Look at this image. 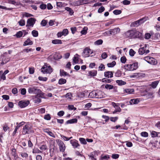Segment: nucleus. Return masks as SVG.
<instances>
[{"mask_svg": "<svg viewBox=\"0 0 160 160\" xmlns=\"http://www.w3.org/2000/svg\"><path fill=\"white\" fill-rule=\"evenodd\" d=\"M138 67V64L137 62L132 64H127L124 66L125 69L128 71H133L136 70Z\"/></svg>", "mask_w": 160, "mask_h": 160, "instance_id": "obj_1", "label": "nucleus"}, {"mask_svg": "<svg viewBox=\"0 0 160 160\" xmlns=\"http://www.w3.org/2000/svg\"><path fill=\"white\" fill-rule=\"evenodd\" d=\"M41 72L43 73H51L53 70V69L50 66H48L47 65H44L41 68Z\"/></svg>", "mask_w": 160, "mask_h": 160, "instance_id": "obj_2", "label": "nucleus"}, {"mask_svg": "<svg viewBox=\"0 0 160 160\" xmlns=\"http://www.w3.org/2000/svg\"><path fill=\"white\" fill-rule=\"evenodd\" d=\"M28 92L29 93L38 94L40 93L41 91L40 89H38L36 87H32L28 88Z\"/></svg>", "mask_w": 160, "mask_h": 160, "instance_id": "obj_3", "label": "nucleus"}, {"mask_svg": "<svg viewBox=\"0 0 160 160\" xmlns=\"http://www.w3.org/2000/svg\"><path fill=\"white\" fill-rule=\"evenodd\" d=\"M56 142L59 146L60 151L63 152L66 148L63 142L59 139L57 140Z\"/></svg>", "mask_w": 160, "mask_h": 160, "instance_id": "obj_4", "label": "nucleus"}, {"mask_svg": "<svg viewBox=\"0 0 160 160\" xmlns=\"http://www.w3.org/2000/svg\"><path fill=\"white\" fill-rule=\"evenodd\" d=\"M144 59L148 63L152 65H156L157 64V62L153 58L147 56L144 58Z\"/></svg>", "mask_w": 160, "mask_h": 160, "instance_id": "obj_5", "label": "nucleus"}, {"mask_svg": "<svg viewBox=\"0 0 160 160\" xmlns=\"http://www.w3.org/2000/svg\"><path fill=\"white\" fill-rule=\"evenodd\" d=\"M36 21V19L35 18H31L28 19L27 21V24L26 25V27H33Z\"/></svg>", "mask_w": 160, "mask_h": 160, "instance_id": "obj_6", "label": "nucleus"}, {"mask_svg": "<svg viewBox=\"0 0 160 160\" xmlns=\"http://www.w3.org/2000/svg\"><path fill=\"white\" fill-rule=\"evenodd\" d=\"M92 50L88 48H85L82 53V55L84 57L86 58L89 56L90 54H92Z\"/></svg>", "mask_w": 160, "mask_h": 160, "instance_id": "obj_7", "label": "nucleus"}, {"mask_svg": "<svg viewBox=\"0 0 160 160\" xmlns=\"http://www.w3.org/2000/svg\"><path fill=\"white\" fill-rule=\"evenodd\" d=\"M31 127V126L30 125H26L23 128L22 133L23 134L29 133L30 132Z\"/></svg>", "mask_w": 160, "mask_h": 160, "instance_id": "obj_8", "label": "nucleus"}, {"mask_svg": "<svg viewBox=\"0 0 160 160\" xmlns=\"http://www.w3.org/2000/svg\"><path fill=\"white\" fill-rule=\"evenodd\" d=\"M29 103V101L22 100L19 102L18 104L21 108H24L27 106Z\"/></svg>", "mask_w": 160, "mask_h": 160, "instance_id": "obj_9", "label": "nucleus"}, {"mask_svg": "<svg viewBox=\"0 0 160 160\" xmlns=\"http://www.w3.org/2000/svg\"><path fill=\"white\" fill-rule=\"evenodd\" d=\"M134 33V30H129L124 33V36L126 38H133Z\"/></svg>", "mask_w": 160, "mask_h": 160, "instance_id": "obj_10", "label": "nucleus"}, {"mask_svg": "<svg viewBox=\"0 0 160 160\" xmlns=\"http://www.w3.org/2000/svg\"><path fill=\"white\" fill-rule=\"evenodd\" d=\"M145 75L142 73L138 72L133 73L132 75L130 76L131 78H138L144 77Z\"/></svg>", "mask_w": 160, "mask_h": 160, "instance_id": "obj_11", "label": "nucleus"}, {"mask_svg": "<svg viewBox=\"0 0 160 160\" xmlns=\"http://www.w3.org/2000/svg\"><path fill=\"white\" fill-rule=\"evenodd\" d=\"M97 152L94 151L88 155L89 158L91 160H96V157L98 156Z\"/></svg>", "mask_w": 160, "mask_h": 160, "instance_id": "obj_12", "label": "nucleus"}, {"mask_svg": "<svg viewBox=\"0 0 160 160\" xmlns=\"http://www.w3.org/2000/svg\"><path fill=\"white\" fill-rule=\"evenodd\" d=\"M120 31V29L119 28H117L109 30V32L110 34L114 35L119 33Z\"/></svg>", "mask_w": 160, "mask_h": 160, "instance_id": "obj_13", "label": "nucleus"}, {"mask_svg": "<svg viewBox=\"0 0 160 160\" xmlns=\"http://www.w3.org/2000/svg\"><path fill=\"white\" fill-rule=\"evenodd\" d=\"M95 98H101L105 97L104 93L101 91H96Z\"/></svg>", "mask_w": 160, "mask_h": 160, "instance_id": "obj_14", "label": "nucleus"}, {"mask_svg": "<svg viewBox=\"0 0 160 160\" xmlns=\"http://www.w3.org/2000/svg\"><path fill=\"white\" fill-rule=\"evenodd\" d=\"M70 142L73 147L74 148H78L80 146L79 144L78 143V141L75 139L71 140Z\"/></svg>", "mask_w": 160, "mask_h": 160, "instance_id": "obj_15", "label": "nucleus"}, {"mask_svg": "<svg viewBox=\"0 0 160 160\" xmlns=\"http://www.w3.org/2000/svg\"><path fill=\"white\" fill-rule=\"evenodd\" d=\"M149 50H146L144 47H142L140 48L138 50V53L140 55H142L144 53L147 54L149 52Z\"/></svg>", "mask_w": 160, "mask_h": 160, "instance_id": "obj_16", "label": "nucleus"}, {"mask_svg": "<svg viewBox=\"0 0 160 160\" xmlns=\"http://www.w3.org/2000/svg\"><path fill=\"white\" fill-rule=\"evenodd\" d=\"M133 38H140L142 37V33L135 30H134Z\"/></svg>", "mask_w": 160, "mask_h": 160, "instance_id": "obj_17", "label": "nucleus"}, {"mask_svg": "<svg viewBox=\"0 0 160 160\" xmlns=\"http://www.w3.org/2000/svg\"><path fill=\"white\" fill-rule=\"evenodd\" d=\"M134 92V90L133 88H127L123 90L124 93L127 94H132Z\"/></svg>", "mask_w": 160, "mask_h": 160, "instance_id": "obj_18", "label": "nucleus"}, {"mask_svg": "<svg viewBox=\"0 0 160 160\" xmlns=\"http://www.w3.org/2000/svg\"><path fill=\"white\" fill-rule=\"evenodd\" d=\"M104 76L108 78H111L113 77V74L111 71L105 72L104 73Z\"/></svg>", "mask_w": 160, "mask_h": 160, "instance_id": "obj_19", "label": "nucleus"}, {"mask_svg": "<svg viewBox=\"0 0 160 160\" xmlns=\"http://www.w3.org/2000/svg\"><path fill=\"white\" fill-rule=\"evenodd\" d=\"M83 4V1L80 0L72 2V5L74 6H78Z\"/></svg>", "mask_w": 160, "mask_h": 160, "instance_id": "obj_20", "label": "nucleus"}, {"mask_svg": "<svg viewBox=\"0 0 160 160\" xmlns=\"http://www.w3.org/2000/svg\"><path fill=\"white\" fill-rule=\"evenodd\" d=\"M44 131L47 133L48 135H49L50 136L53 137V138H55V135L51 132L49 130V129L48 128H46L44 129L43 130Z\"/></svg>", "mask_w": 160, "mask_h": 160, "instance_id": "obj_21", "label": "nucleus"}, {"mask_svg": "<svg viewBox=\"0 0 160 160\" xmlns=\"http://www.w3.org/2000/svg\"><path fill=\"white\" fill-rule=\"evenodd\" d=\"M154 92H148L146 95L147 99L153 98L154 97Z\"/></svg>", "mask_w": 160, "mask_h": 160, "instance_id": "obj_22", "label": "nucleus"}, {"mask_svg": "<svg viewBox=\"0 0 160 160\" xmlns=\"http://www.w3.org/2000/svg\"><path fill=\"white\" fill-rule=\"evenodd\" d=\"M139 99L138 98H134L131 99L129 102L130 104H137L139 102Z\"/></svg>", "mask_w": 160, "mask_h": 160, "instance_id": "obj_23", "label": "nucleus"}, {"mask_svg": "<svg viewBox=\"0 0 160 160\" xmlns=\"http://www.w3.org/2000/svg\"><path fill=\"white\" fill-rule=\"evenodd\" d=\"M159 82L158 81H154L152 82L149 85V86L152 88H155L157 87Z\"/></svg>", "mask_w": 160, "mask_h": 160, "instance_id": "obj_24", "label": "nucleus"}, {"mask_svg": "<svg viewBox=\"0 0 160 160\" xmlns=\"http://www.w3.org/2000/svg\"><path fill=\"white\" fill-rule=\"evenodd\" d=\"M88 75L89 76H96L97 74V71L95 70H93L88 71Z\"/></svg>", "mask_w": 160, "mask_h": 160, "instance_id": "obj_25", "label": "nucleus"}, {"mask_svg": "<svg viewBox=\"0 0 160 160\" xmlns=\"http://www.w3.org/2000/svg\"><path fill=\"white\" fill-rule=\"evenodd\" d=\"M32 42L30 40L29 38H28L26 41H25L23 44L24 46L32 45Z\"/></svg>", "mask_w": 160, "mask_h": 160, "instance_id": "obj_26", "label": "nucleus"}, {"mask_svg": "<svg viewBox=\"0 0 160 160\" xmlns=\"http://www.w3.org/2000/svg\"><path fill=\"white\" fill-rule=\"evenodd\" d=\"M52 42L54 44H59L62 43V41L61 40L57 39L52 40Z\"/></svg>", "mask_w": 160, "mask_h": 160, "instance_id": "obj_27", "label": "nucleus"}, {"mask_svg": "<svg viewBox=\"0 0 160 160\" xmlns=\"http://www.w3.org/2000/svg\"><path fill=\"white\" fill-rule=\"evenodd\" d=\"M60 75L61 76H69V74L68 73L66 72H65L64 70L62 69L60 70Z\"/></svg>", "mask_w": 160, "mask_h": 160, "instance_id": "obj_28", "label": "nucleus"}, {"mask_svg": "<svg viewBox=\"0 0 160 160\" xmlns=\"http://www.w3.org/2000/svg\"><path fill=\"white\" fill-rule=\"evenodd\" d=\"M79 55L77 54H76L73 57V62L75 63H78V62Z\"/></svg>", "mask_w": 160, "mask_h": 160, "instance_id": "obj_29", "label": "nucleus"}, {"mask_svg": "<svg viewBox=\"0 0 160 160\" xmlns=\"http://www.w3.org/2000/svg\"><path fill=\"white\" fill-rule=\"evenodd\" d=\"M116 82L119 86L124 85L126 83L125 82L122 80H117L116 81Z\"/></svg>", "mask_w": 160, "mask_h": 160, "instance_id": "obj_30", "label": "nucleus"}, {"mask_svg": "<svg viewBox=\"0 0 160 160\" xmlns=\"http://www.w3.org/2000/svg\"><path fill=\"white\" fill-rule=\"evenodd\" d=\"M54 59L55 60H57L62 58V56L58 53H55L53 56Z\"/></svg>", "mask_w": 160, "mask_h": 160, "instance_id": "obj_31", "label": "nucleus"}, {"mask_svg": "<svg viewBox=\"0 0 160 160\" xmlns=\"http://www.w3.org/2000/svg\"><path fill=\"white\" fill-rule=\"evenodd\" d=\"M65 10H67L69 12L70 15H72L74 13L73 10L70 8L68 7H66L65 8Z\"/></svg>", "mask_w": 160, "mask_h": 160, "instance_id": "obj_32", "label": "nucleus"}, {"mask_svg": "<svg viewBox=\"0 0 160 160\" xmlns=\"http://www.w3.org/2000/svg\"><path fill=\"white\" fill-rule=\"evenodd\" d=\"M95 95L96 91H93L89 93L88 97L90 98H94L96 96Z\"/></svg>", "mask_w": 160, "mask_h": 160, "instance_id": "obj_33", "label": "nucleus"}, {"mask_svg": "<svg viewBox=\"0 0 160 160\" xmlns=\"http://www.w3.org/2000/svg\"><path fill=\"white\" fill-rule=\"evenodd\" d=\"M66 82V80L65 79L62 78L59 80L58 84L60 85L64 84Z\"/></svg>", "mask_w": 160, "mask_h": 160, "instance_id": "obj_34", "label": "nucleus"}, {"mask_svg": "<svg viewBox=\"0 0 160 160\" xmlns=\"http://www.w3.org/2000/svg\"><path fill=\"white\" fill-rule=\"evenodd\" d=\"M5 80L6 79V76L3 74V71H0V81L1 79Z\"/></svg>", "mask_w": 160, "mask_h": 160, "instance_id": "obj_35", "label": "nucleus"}, {"mask_svg": "<svg viewBox=\"0 0 160 160\" xmlns=\"http://www.w3.org/2000/svg\"><path fill=\"white\" fill-rule=\"evenodd\" d=\"M88 29V28L87 27H84L83 28L82 30L81 31V33L83 35L86 34L87 33V31Z\"/></svg>", "mask_w": 160, "mask_h": 160, "instance_id": "obj_36", "label": "nucleus"}, {"mask_svg": "<svg viewBox=\"0 0 160 160\" xmlns=\"http://www.w3.org/2000/svg\"><path fill=\"white\" fill-rule=\"evenodd\" d=\"M160 133L159 132H158L156 131H152L151 132V135L152 137H158V134H160Z\"/></svg>", "mask_w": 160, "mask_h": 160, "instance_id": "obj_37", "label": "nucleus"}, {"mask_svg": "<svg viewBox=\"0 0 160 160\" xmlns=\"http://www.w3.org/2000/svg\"><path fill=\"white\" fill-rule=\"evenodd\" d=\"M34 50V49H32V48H27L24 49L23 50V52L28 53L29 52H32Z\"/></svg>", "mask_w": 160, "mask_h": 160, "instance_id": "obj_38", "label": "nucleus"}, {"mask_svg": "<svg viewBox=\"0 0 160 160\" xmlns=\"http://www.w3.org/2000/svg\"><path fill=\"white\" fill-rule=\"evenodd\" d=\"M116 64V62L115 61H113L112 62L108 63L107 64V66L108 67H113Z\"/></svg>", "mask_w": 160, "mask_h": 160, "instance_id": "obj_39", "label": "nucleus"}, {"mask_svg": "<svg viewBox=\"0 0 160 160\" xmlns=\"http://www.w3.org/2000/svg\"><path fill=\"white\" fill-rule=\"evenodd\" d=\"M140 20H137L133 22L132 23V25L133 27H137L140 25L139 22Z\"/></svg>", "mask_w": 160, "mask_h": 160, "instance_id": "obj_40", "label": "nucleus"}, {"mask_svg": "<svg viewBox=\"0 0 160 160\" xmlns=\"http://www.w3.org/2000/svg\"><path fill=\"white\" fill-rule=\"evenodd\" d=\"M32 36L34 37H37L38 36V31L35 30H33L32 32Z\"/></svg>", "mask_w": 160, "mask_h": 160, "instance_id": "obj_41", "label": "nucleus"}, {"mask_svg": "<svg viewBox=\"0 0 160 160\" xmlns=\"http://www.w3.org/2000/svg\"><path fill=\"white\" fill-rule=\"evenodd\" d=\"M119 105H118L117 107L115 108V111L113 112V113H115L117 112H120L121 111V109L119 107Z\"/></svg>", "mask_w": 160, "mask_h": 160, "instance_id": "obj_42", "label": "nucleus"}, {"mask_svg": "<svg viewBox=\"0 0 160 160\" xmlns=\"http://www.w3.org/2000/svg\"><path fill=\"white\" fill-rule=\"evenodd\" d=\"M103 41L102 39L98 40L94 42V44L96 45H100L102 44Z\"/></svg>", "mask_w": 160, "mask_h": 160, "instance_id": "obj_43", "label": "nucleus"}, {"mask_svg": "<svg viewBox=\"0 0 160 160\" xmlns=\"http://www.w3.org/2000/svg\"><path fill=\"white\" fill-rule=\"evenodd\" d=\"M105 88L107 89H112L113 88V86L109 84H106L105 86Z\"/></svg>", "mask_w": 160, "mask_h": 160, "instance_id": "obj_44", "label": "nucleus"}, {"mask_svg": "<svg viewBox=\"0 0 160 160\" xmlns=\"http://www.w3.org/2000/svg\"><path fill=\"white\" fill-rule=\"evenodd\" d=\"M68 109L69 110H75L77 108L74 107V106L72 105H69L68 106Z\"/></svg>", "mask_w": 160, "mask_h": 160, "instance_id": "obj_45", "label": "nucleus"}, {"mask_svg": "<svg viewBox=\"0 0 160 160\" xmlns=\"http://www.w3.org/2000/svg\"><path fill=\"white\" fill-rule=\"evenodd\" d=\"M40 149L42 151H44L47 149V147L46 145H43L39 147Z\"/></svg>", "mask_w": 160, "mask_h": 160, "instance_id": "obj_46", "label": "nucleus"}, {"mask_svg": "<svg viewBox=\"0 0 160 160\" xmlns=\"http://www.w3.org/2000/svg\"><path fill=\"white\" fill-rule=\"evenodd\" d=\"M19 25L21 26H23L25 25V21L23 19H21L18 22Z\"/></svg>", "mask_w": 160, "mask_h": 160, "instance_id": "obj_47", "label": "nucleus"}, {"mask_svg": "<svg viewBox=\"0 0 160 160\" xmlns=\"http://www.w3.org/2000/svg\"><path fill=\"white\" fill-rule=\"evenodd\" d=\"M79 140L82 144H87V142L84 138H80L79 139Z\"/></svg>", "mask_w": 160, "mask_h": 160, "instance_id": "obj_48", "label": "nucleus"}, {"mask_svg": "<svg viewBox=\"0 0 160 160\" xmlns=\"http://www.w3.org/2000/svg\"><path fill=\"white\" fill-rule=\"evenodd\" d=\"M122 72L120 70H118L115 73V76L117 77H120L121 76Z\"/></svg>", "mask_w": 160, "mask_h": 160, "instance_id": "obj_49", "label": "nucleus"}, {"mask_svg": "<svg viewBox=\"0 0 160 160\" xmlns=\"http://www.w3.org/2000/svg\"><path fill=\"white\" fill-rule=\"evenodd\" d=\"M23 34V32L22 31H19L17 32L16 34V36L18 38L21 37Z\"/></svg>", "mask_w": 160, "mask_h": 160, "instance_id": "obj_50", "label": "nucleus"}, {"mask_svg": "<svg viewBox=\"0 0 160 160\" xmlns=\"http://www.w3.org/2000/svg\"><path fill=\"white\" fill-rule=\"evenodd\" d=\"M122 11L120 10H115L113 11V13L115 15H118L121 14Z\"/></svg>", "mask_w": 160, "mask_h": 160, "instance_id": "obj_51", "label": "nucleus"}, {"mask_svg": "<svg viewBox=\"0 0 160 160\" xmlns=\"http://www.w3.org/2000/svg\"><path fill=\"white\" fill-rule=\"evenodd\" d=\"M63 36H66L68 34V30L67 29H65L62 32Z\"/></svg>", "mask_w": 160, "mask_h": 160, "instance_id": "obj_52", "label": "nucleus"}, {"mask_svg": "<svg viewBox=\"0 0 160 160\" xmlns=\"http://www.w3.org/2000/svg\"><path fill=\"white\" fill-rule=\"evenodd\" d=\"M129 55L131 56H133L135 54V51L132 49L130 50L129 52Z\"/></svg>", "mask_w": 160, "mask_h": 160, "instance_id": "obj_53", "label": "nucleus"}, {"mask_svg": "<svg viewBox=\"0 0 160 160\" xmlns=\"http://www.w3.org/2000/svg\"><path fill=\"white\" fill-rule=\"evenodd\" d=\"M141 135L143 137H147L148 136V133L145 132H143L141 133Z\"/></svg>", "mask_w": 160, "mask_h": 160, "instance_id": "obj_54", "label": "nucleus"}, {"mask_svg": "<svg viewBox=\"0 0 160 160\" xmlns=\"http://www.w3.org/2000/svg\"><path fill=\"white\" fill-rule=\"evenodd\" d=\"M105 10L103 6H101L100 8L98 10V12L99 13H102V12L104 11Z\"/></svg>", "mask_w": 160, "mask_h": 160, "instance_id": "obj_55", "label": "nucleus"}, {"mask_svg": "<svg viewBox=\"0 0 160 160\" xmlns=\"http://www.w3.org/2000/svg\"><path fill=\"white\" fill-rule=\"evenodd\" d=\"M126 60H127L126 58L125 57V56L122 57L121 58V59H120L121 62L122 63H125V62L126 61Z\"/></svg>", "mask_w": 160, "mask_h": 160, "instance_id": "obj_56", "label": "nucleus"}, {"mask_svg": "<svg viewBox=\"0 0 160 160\" xmlns=\"http://www.w3.org/2000/svg\"><path fill=\"white\" fill-rule=\"evenodd\" d=\"M122 3L124 5H129L130 3V2L128 0H124L122 1Z\"/></svg>", "mask_w": 160, "mask_h": 160, "instance_id": "obj_57", "label": "nucleus"}, {"mask_svg": "<svg viewBox=\"0 0 160 160\" xmlns=\"http://www.w3.org/2000/svg\"><path fill=\"white\" fill-rule=\"evenodd\" d=\"M109 158V155H107L104 156H102L101 157V159L103 160H108Z\"/></svg>", "mask_w": 160, "mask_h": 160, "instance_id": "obj_58", "label": "nucleus"}, {"mask_svg": "<svg viewBox=\"0 0 160 160\" xmlns=\"http://www.w3.org/2000/svg\"><path fill=\"white\" fill-rule=\"evenodd\" d=\"M47 23V21L46 20H43L41 22V24L42 26H45Z\"/></svg>", "mask_w": 160, "mask_h": 160, "instance_id": "obj_59", "label": "nucleus"}, {"mask_svg": "<svg viewBox=\"0 0 160 160\" xmlns=\"http://www.w3.org/2000/svg\"><path fill=\"white\" fill-rule=\"evenodd\" d=\"M41 151L37 148L34 149L32 151V153H41Z\"/></svg>", "mask_w": 160, "mask_h": 160, "instance_id": "obj_60", "label": "nucleus"}, {"mask_svg": "<svg viewBox=\"0 0 160 160\" xmlns=\"http://www.w3.org/2000/svg\"><path fill=\"white\" fill-rule=\"evenodd\" d=\"M61 137L63 139L66 141H68L71 138H72V137H71L69 138H68L66 136H61Z\"/></svg>", "mask_w": 160, "mask_h": 160, "instance_id": "obj_61", "label": "nucleus"}, {"mask_svg": "<svg viewBox=\"0 0 160 160\" xmlns=\"http://www.w3.org/2000/svg\"><path fill=\"white\" fill-rule=\"evenodd\" d=\"M119 155L117 154H113L112 156V158L114 159H117L119 158Z\"/></svg>", "mask_w": 160, "mask_h": 160, "instance_id": "obj_62", "label": "nucleus"}, {"mask_svg": "<svg viewBox=\"0 0 160 160\" xmlns=\"http://www.w3.org/2000/svg\"><path fill=\"white\" fill-rule=\"evenodd\" d=\"M38 79L40 81H46L47 80V78L46 77H39L38 78Z\"/></svg>", "mask_w": 160, "mask_h": 160, "instance_id": "obj_63", "label": "nucleus"}, {"mask_svg": "<svg viewBox=\"0 0 160 160\" xmlns=\"http://www.w3.org/2000/svg\"><path fill=\"white\" fill-rule=\"evenodd\" d=\"M35 103H38L41 101V100L40 98H36L34 100Z\"/></svg>", "mask_w": 160, "mask_h": 160, "instance_id": "obj_64", "label": "nucleus"}]
</instances>
